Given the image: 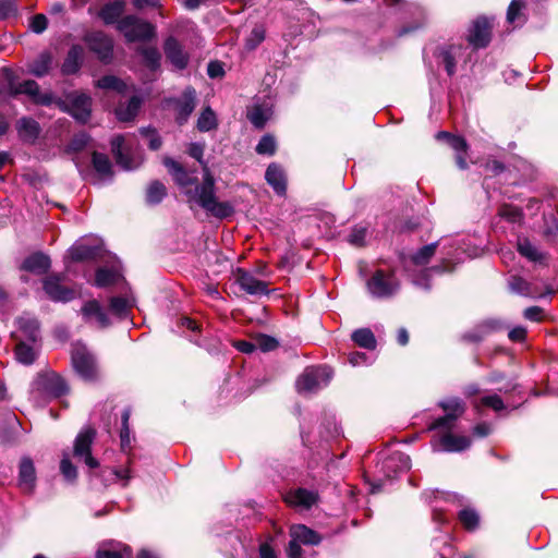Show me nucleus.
Wrapping results in <instances>:
<instances>
[{
  "label": "nucleus",
  "mask_w": 558,
  "mask_h": 558,
  "mask_svg": "<svg viewBox=\"0 0 558 558\" xmlns=\"http://www.w3.org/2000/svg\"><path fill=\"white\" fill-rule=\"evenodd\" d=\"M17 4L15 0H0V19H7L16 14Z\"/></svg>",
  "instance_id": "59"
},
{
  "label": "nucleus",
  "mask_w": 558,
  "mask_h": 558,
  "mask_svg": "<svg viewBox=\"0 0 558 558\" xmlns=\"http://www.w3.org/2000/svg\"><path fill=\"white\" fill-rule=\"evenodd\" d=\"M143 134L147 137L148 146H149L150 149L157 150V149L160 148L161 140H160V137H159V135L157 134L156 131H154V130H144Z\"/></svg>",
  "instance_id": "61"
},
{
  "label": "nucleus",
  "mask_w": 558,
  "mask_h": 558,
  "mask_svg": "<svg viewBox=\"0 0 558 558\" xmlns=\"http://www.w3.org/2000/svg\"><path fill=\"white\" fill-rule=\"evenodd\" d=\"M120 278V274L110 268H99L96 271L95 284L99 288H106L114 284Z\"/></svg>",
  "instance_id": "41"
},
{
  "label": "nucleus",
  "mask_w": 558,
  "mask_h": 558,
  "mask_svg": "<svg viewBox=\"0 0 558 558\" xmlns=\"http://www.w3.org/2000/svg\"><path fill=\"white\" fill-rule=\"evenodd\" d=\"M166 186L159 181H154L149 184L147 189L146 201L147 203L155 205L160 203L166 196Z\"/></svg>",
  "instance_id": "45"
},
{
  "label": "nucleus",
  "mask_w": 558,
  "mask_h": 558,
  "mask_svg": "<svg viewBox=\"0 0 558 558\" xmlns=\"http://www.w3.org/2000/svg\"><path fill=\"white\" fill-rule=\"evenodd\" d=\"M69 112L80 122H86L90 117L92 98L84 93H72L68 96Z\"/></svg>",
  "instance_id": "13"
},
{
  "label": "nucleus",
  "mask_w": 558,
  "mask_h": 558,
  "mask_svg": "<svg viewBox=\"0 0 558 558\" xmlns=\"http://www.w3.org/2000/svg\"><path fill=\"white\" fill-rule=\"evenodd\" d=\"M81 312L85 322L95 324L97 327L105 328L110 324L107 314L96 300L86 302Z\"/></svg>",
  "instance_id": "20"
},
{
  "label": "nucleus",
  "mask_w": 558,
  "mask_h": 558,
  "mask_svg": "<svg viewBox=\"0 0 558 558\" xmlns=\"http://www.w3.org/2000/svg\"><path fill=\"white\" fill-rule=\"evenodd\" d=\"M290 535L305 545H317L320 542V537L315 531L302 524L293 525L290 530Z\"/></svg>",
  "instance_id": "35"
},
{
  "label": "nucleus",
  "mask_w": 558,
  "mask_h": 558,
  "mask_svg": "<svg viewBox=\"0 0 558 558\" xmlns=\"http://www.w3.org/2000/svg\"><path fill=\"white\" fill-rule=\"evenodd\" d=\"M367 236V228L364 226H355L349 234L348 241L354 246H363Z\"/></svg>",
  "instance_id": "53"
},
{
  "label": "nucleus",
  "mask_w": 558,
  "mask_h": 558,
  "mask_svg": "<svg viewBox=\"0 0 558 558\" xmlns=\"http://www.w3.org/2000/svg\"><path fill=\"white\" fill-rule=\"evenodd\" d=\"M88 50L104 64H109L113 60L114 44L112 38L101 31L88 32L83 37Z\"/></svg>",
  "instance_id": "6"
},
{
  "label": "nucleus",
  "mask_w": 558,
  "mask_h": 558,
  "mask_svg": "<svg viewBox=\"0 0 558 558\" xmlns=\"http://www.w3.org/2000/svg\"><path fill=\"white\" fill-rule=\"evenodd\" d=\"M19 136L24 142L33 143L39 135V124L32 118H22L16 122Z\"/></svg>",
  "instance_id": "30"
},
{
  "label": "nucleus",
  "mask_w": 558,
  "mask_h": 558,
  "mask_svg": "<svg viewBox=\"0 0 558 558\" xmlns=\"http://www.w3.org/2000/svg\"><path fill=\"white\" fill-rule=\"evenodd\" d=\"M508 287L511 292L526 298H542L551 293L549 288L543 292L520 276H511L508 279Z\"/></svg>",
  "instance_id": "19"
},
{
  "label": "nucleus",
  "mask_w": 558,
  "mask_h": 558,
  "mask_svg": "<svg viewBox=\"0 0 558 558\" xmlns=\"http://www.w3.org/2000/svg\"><path fill=\"white\" fill-rule=\"evenodd\" d=\"M41 383L44 389L53 397H60L68 391L64 379L56 373L45 375Z\"/></svg>",
  "instance_id": "32"
},
{
  "label": "nucleus",
  "mask_w": 558,
  "mask_h": 558,
  "mask_svg": "<svg viewBox=\"0 0 558 558\" xmlns=\"http://www.w3.org/2000/svg\"><path fill=\"white\" fill-rule=\"evenodd\" d=\"M496 328H497L496 322L487 320V322H484L483 324H481L478 326L477 330H475L473 332L465 333L464 338L470 341H474V342L481 341L483 339L484 333H486L489 330H494Z\"/></svg>",
  "instance_id": "52"
},
{
  "label": "nucleus",
  "mask_w": 558,
  "mask_h": 558,
  "mask_svg": "<svg viewBox=\"0 0 558 558\" xmlns=\"http://www.w3.org/2000/svg\"><path fill=\"white\" fill-rule=\"evenodd\" d=\"M118 31L123 34L128 43L147 41L156 34L153 24L133 14L121 19Z\"/></svg>",
  "instance_id": "3"
},
{
  "label": "nucleus",
  "mask_w": 558,
  "mask_h": 558,
  "mask_svg": "<svg viewBox=\"0 0 558 558\" xmlns=\"http://www.w3.org/2000/svg\"><path fill=\"white\" fill-rule=\"evenodd\" d=\"M53 58L50 52H41L28 65V72L37 77H43L49 73L52 68Z\"/></svg>",
  "instance_id": "34"
},
{
  "label": "nucleus",
  "mask_w": 558,
  "mask_h": 558,
  "mask_svg": "<svg viewBox=\"0 0 558 558\" xmlns=\"http://www.w3.org/2000/svg\"><path fill=\"white\" fill-rule=\"evenodd\" d=\"M524 7V3L521 0H512L507 12V20L509 23H514L518 19V14L521 9Z\"/></svg>",
  "instance_id": "60"
},
{
  "label": "nucleus",
  "mask_w": 558,
  "mask_h": 558,
  "mask_svg": "<svg viewBox=\"0 0 558 558\" xmlns=\"http://www.w3.org/2000/svg\"><path fill=\"white\" fill-rule=\"evenodd\" d=\"M451 270H452V267L450 266L449 262H442L439 265H436L430 268H426L417 278L413 279V283L416 284L417 287H421L424 289H429L428 277L432 274H434V272L442 274L445 271H451Z\"/></svg>",
  "instance_id": "39"
},
{
  "label": "nucleus",
  "mask_w": 558,
  "mask_h": 558,
  "mask_svg": "<svg viewBox=\"0 0 558 558\" xmlns=\"http://www.w3.org/2000/svg\"><path fill=\"white\" fill-rule=\"evenodd\" d=\"M437 248V243H430L421 247L416 253L411 256V262L415 266H425L427 265L432 257L435 255Z\"/></svg>",
  "instance_id": "44"
},
{
  "label": "nucleus",
  "mask_w": 558,
  "mask_h": 558,
  "mask_svg": "<svg viewBox=\"0 0 558 558\" xmlns=\"http://www.w3.org/2000/svg\"><path fill=\"white\" fill-rule=\"evenodd\" d=\"M25 94L32 97L36 102L46 104V99L40 96L39 85L33 81L27 80L22 83H15L10 70L0 72V96L11 95L16 96Z\"/></svg>",
  "instance_id": "4"
},
{
  "label": "nucleus",
  "mask_w": 558,
  "mask_h": 558,
  "mask_svg": "<svg viewBox=\"0 0 558 558\" xmlns=\"http://www.w3.org/2000/svg\"><path fill=\"white\" fill-rule=\"evenodd\" d=\"M50 268V259L43 253H35L25 258L22 264V269L36 274L43 275Z\"/></svg>",
  "instance_id": "29"
},
{
  "label": "nucleus",
  "mask_w": 558,
  "mask_h": 558,
  "mask_svg": "<svg viewBox=\"0 0 558 558\" xmlns=\"http://www.w3.org/2000/svg\"><path fill=\"white\" fill-rule=\"evenodd\" d=\"M276 148H277V145H276L275 137L267 134V135H264L259 140V142L256 146V153L259 155L271 156L276 153Z\"/></svg>",
  "instance_id": "49"
},
{
  "label": "nucleus",
  "mask_w": 558,
  "mask_h": 558,
  "mask_svg": "<svg viewBox=\"0 0 558 558\" xmlns=\"http://www.w3.org/2000/svg\"><path fill=\"white\" fill-rule=\"evenodd\" d=\"M140 52L148 68L151 70L159 68L161 56L156 48H142Z\"/></svg>",
  "instance_id": "50"
},
{
  "label": "nucleus",
  "mask_w": 558,
  "mask_h": 558,
  "mask_svg": "<svg viewBox=\"0 0 558 558\" xmlns=\"http://www.w3.org/2000/svg\"><path fill=\"white\" fill-rule=\"evenodd\" d=\"M367 291L373 298L389 299L400 289V282L393 270L377 269L366 282Z\"/></svg>",
  "instance_id": "2"
},
{
  "label": "nucleus",
  "mask_w": 558,
  "mask_h": 558,
  "mask_svg": "<svg viewBox=\"0 0 558 558\" xmlns=\"http://www.w3.org/2000/svg\"><path fill=\"white\" fill-rule=\"evenodd\" d=\"M235 283L241 290L251 295H266L269 293L267 283L257 279L251 272L236 268L234 271Z\"/></svg>",
  "instance_id": "11"
},
{
  "label": "nucleus",
  "mask_w": 558,
  "mask_h": 558,
  "mask_svg": "<svg viewBox=\"0 0 558 558\" xmlns=\"http://www.w3.org/2000/svg\"><path fill=\"white\" fill-rule=\"evenodd\" d=\"M517 251L534 266L547 267L549 265L550 255L526 236L518 238Z\"/></svg>",
  "instance_id": "8"
},
{
  "label": "nucleus",
  "mask_w": 558,
  "mask_h": 558,
  "mask_svg": "<svg viewBox=\"0 0 558 558\" xmlns=\"http://www.w3.org/2000/svg\"><path fill=\"white\" fill-rule=\"evenodd\" d=\"M472 407L478 414H481L486 408H489L495 412H500L506 408L502 399L497 393L485 395L481 398L474 399L472 401Z\"/></svg>",
  "instance_id": "33"
},
{
  "label": "nucleus",
  "mask_w": 558,
  "mask_h": 558,
  "mask_svg": "<svg viewBox=\"0 0 558 558\" xmlns=\"http://www.w3.org/2000/svg\"><path fill=\"white\" fill-rule=\"evenodd\" d=\"M163 165L172 175L175 183L184 189L187 196V202L191 206L198 205L213 217L223 219L233 214V207L228 202H219L216 196L215 179L208 168H204V175L202 183L195 185L194 189H189L190 185L196 183L197 179L185 170L175 160L166 157Z\"/></svg>",
  "instance_id": "1"
},
{
  "label": "nucleus",
  "mask_w": 558,
  "mask_h": 558,
  "mask_svg": "<svg viewBox=\"0 0 558 558\" xmlns=\"http://www.w3.org/2000/svg\"><path fill=\"white\" fill-rule=\"evenodd\" d=\"M72 364L75 372L84 380H95L98 375L97 364L94 355L88 351L85 344L76 342L72 349Z\"/></svg>",
  "instance_id": "7"
},
{
  "label": "nucleus",
  "mask_w": 558,
  "mask_h": 558,
  "mask_svg": "<svg viewBox=\"0 0 558 558\" xmlns=\"http://www.w3.org/2000/svg\"><path fill=\"white\" fill-rule=\"evenodd\" d=\"M301 543L291 537L288 546V556L289 558H301L302 557V548Z\"/></svg>",
  "instance_id": "63"
},
{
  "label": "nucleus",
  "mask_w": 558,
  "mask_h": 558,
  "mask_svg": "<svg viewBox=\"0 0 558 558\" xmlns=\"http://www.w3.org/2000/svg\"><path fill=\"white\" fill-rule=\"evenodd\" d=\"M84 59V49L80 45H73L63 61L61 71L65 75L76 73L83 62Z\"/></svg>",
  "instance_id": "27"
},
{
  "label": "nucleus",
  "mask_w": 558,
  "mask_h": 558,
  "mask_svg": "<svg viewBox=\"0 0 558 558\" xmlns=\"http://www.w3.org/2000/svg\"><path fill=\"white\" fill-rule=\"evenodd\" d=\"M130 416H131L130 409H124L122 412V428L120 432L121 447L123 450L129 448L131 445L130 427H129Z\"/></svg>",
  "instance_id": "51"
},
{
  "label": "nucleus",
  "mask_w": 558,
  "mask_h": 558,
  "mask_svg": "<svg viewBox=\"0 0 558 558\" xmlns=\"http://www.w3.org/2000/svg\"><path fill=\"white\" fill-rule=\"evenodd\" d=\"M163 50L167 60L177 70H183L187 66L189 54L183 50L182 45L175 38H167L163 45Z\"/></svg>",
  "instance_id": "17"
},
{
  "label": "nucleus",
  "mask_w": 558,
  "mask_h": 558,
  "mask_svg": "<svg viewBox=\"0 0 558 558\" xmlns=\"http://www.w3.org/2000/svg\"><path fill=\"white\" fill-rule=\"evenodd\" d=\"M468 40L474 48H484L488 45L490 40V24L486 17H477L473 22Z\"/></svg>",
  "instance_id": "16"
},
{
  "label": "nucleus",
  "mask_w": 558,
  "mask_h": 558,
  "mask_svg": "<svg viewBox=\"0 0 558 558\" xmlns=\"http://www.w3.org/2000/svg\"><path fill=\"white\" fill-rule=\"evenodd\" d=\"M28 342L29 341L19 340V343L15 347L16 360L25 365L32 364L37 354L35 347Z\"/></svg>",
  "instance_id": "37"
},
{
  "label": "nucleus",
  "mask_w": 558,
  "mask_h": 558,
  "mask_svg": "<svg viewBox=\"0 0 558 558\" xmlns=\"http://www.w3.org/2000/svg\"><path fill=\"white\" fill-rule=\"evenodd\" d=\"M508 337L514 342H521L526 337V329L522 326L514 327L509 331Z\"/></svg>",
  "instance_id": "64"
},
{
  "label": "nucleus",
  "mask_w": 558,
  "mask_h": 558,
  "mask_svg": "<svg viewBox=\"0 0 558 558\" xmlns=\"http://www.w3.org/2000/svg\"><path fill=\"white\" fill-rule=\"evenodd\" d=\"M142 99L137 96L131 97L126 104H119L116 108V116L119 121H132L140 111Z\"/></svg>",
  "instance_id": "31"
},
{
  "label": "nucleus",
  "mask_w": 558,
  "mask_h": 558,
  "mask_svg": "<svg viewBox=\"0 0 558 558\" xmlns=\"http://www.w3.org/2000/svg\"><path fill=\"white\" fill-rule=\"evenodd\" d=\"M125 10V2L123 0H114L104 4L98 13L99 17L106 25L118 26Z\"/></svg>",
  "instance_id": "24"
},
{
  "label": "nucleus",
  "mask_w": 558,
  "mask_h": 558,
  "mask_svg": "<svg viewBox=\"0 0 558 558\" xmlns=\"http://www.w3.org/2000/svg\"><path fill=\"white\" fill-rule=\"evenodd\" d=\"M130 307L129 301L125 298L113 296L110 300V310L113 314L119 317H124L128 314Z\"/></svg>",
  "instance_id": "54"
},
{
  "label": "nucleus",
  "mask_w": 558,
  "mask_h": 558,
  "mask_svg": "<svg viewBox=\"0 0 558 558\" xmlns=\"http://www.w3.org/2000/svg\"><path fill=\"white\" fill-rule=\"evenodd\" d=\"M124 142L122 135L114 136L111 141L112 153L119 166L124 170H133L140 166L141 161L138 158L130 157L126 154Z\"/></svg>",
  "instance_id": "21"
},
{
  "label": "nucleus",
  "mask_w": 558,
  "mask_h": 558,
  "mask_svg": "<svg viewBox=\"0 0 558 558\" xmlns=\"http://www.w3.org/2000/svg\"><path fill=\"white\" fill-rule=\"evenodd\" d=\"M207 74L211 78L221 77L225 74L222 64L218 61L209 62L207 66Z\"/></svg>",
  "instance_id": "62"
},
{
  "label": "nucleus",
  "mask_w": 558,
  "mask_h": 558,
  "mask_svg": "<svg viewBox=\"0 0 558 558\" xmlns=\"http://www.w3.org/2000/svg\"><path fill=\"white\" fill-rule=\"evenodd\" d=\"M286 501L294 507L310 509L317 501V494L305 488H299L287 494Z\"/></svg>",
  "instance_id": "26"
},
{
  "label": "nucleus",
  "mask_w": 558,
  "mask_h": 558,
  "mask_svg": "<svg viewBox=\"0 0 558 558\" xmlns=\"http://www.w3.org/2000/svg\"><path fill=\"white\" fill-rule=\"evenodd\" d=\"M448 144L457 153L456 154L457 166L461 170H465L468 168L466 151L469 148L466 141L461 136L453 135L452 137H450V141Z\"/></svg>",
  "instance_id": "36"
},
{
  "label": "nucleus",
  "mask_w": 558,
  "mask_h": 558,
  "mask_svg": "<svg viewBox=\"0 0 558 558\" xmlns=\"http://www.w3.org/2000/svg\"><path fill=\"white\" fill-rule=\"evenodd\" d=\"M60 470L62 475L68 481H74L77 476L76 468L72 464L68 456H63L61 463H60Z\"/></svg>",
  "instance_id": "56"
},
{
  "label": "nucleus",
  "mask_w": 558,
  "mask_h": 558,
  "mask_svg": "<svg viewBox=\"0 0 558 558\" xmlns=\"http://www.w3.org/2000/svg\"><path fill=\"white\" fill-rule=\"evenodd\" d=\"M272 114L269 102H256L247 109L246 117L256 129H263Z\"/></svg>",
  "instance_id": "23"
},
{
  "label": "nucleus",
  "mask_w": 558,
  "mask_h": 558,
  "mask_svg": "<svg viewBox=\"0 0 558 558\" xmlns=\"http://www.w3.org/2000/svg\"><path fill=\"white\" fill-rule=\"evenodd\" d=\"M498 214L501 218H505L510 222H517L521 218V211L519 208L507 204L499 208Z\"/></svg>",
  "instance_id": "55"
},
{
  "label": "nucleus",
  "mask_w": 558,
  "mask_h": 558,
  "mask_svg": "<svg viewBox=\"0 0 558 558\" xmlns=\"http://www.w3.org/2000/svg\"><path fill=\"white\" fill-rule=\"evenodd\" d=\"M36 484V472L33 461L29 458H23L20 463L19 487L23 493L29 494L34 490Z\"/></svg>",
  "instance_id": "22"
},
{
  "label": "nucleus",
  "mask_w": 558,
  "mask_h": 558,
  "mask_svg": "<svg viewBox=\"0 0 558 558\" xmlns=\"http://www.w3.org/2000/svg\"><path fill=\"white\" fill-rule=\"evenodd\" d=\"M131 548L124 545L119 549L100 548L96 553V558H131Z\"/></svg>",
  "instance_id": "48"
},
{
  "label": "nucleus",
  "mask_w": 558,
  "mask_h": 558,
  "mask_svg": "<svg viewBox=\"0 0 558 558\" xmlns=\"http://www.w3.org/2000/svg\"><path fill=\"white\" fill-rule=\"evenodd\" d=\"M175 109V120L182 125L184 124L196 106V92L192 87H186L182 96L173 100Z\"/></svg>",
  "instance_id": "14"
},
{
  "label": "nucleus",
  "mask_w": 558,
  "mask_h": 558,
  "mask_svg": "<svg viewBox=\"0 0 558 558\" xmlns=\"http://www.w3.org/2000/svg\"><path fill=\"white\" fill-rule=\"evenodd\" d=\"M92 161L95 170L101 175H109L111 173V162L105 154L95 151Z\"/></svg>",
  "instance_id": "47"
},
{
  "label": "nucleus",
  "mask_w": 558,
  "mask_h": 558,
  "mask_svg": "<svg viewBox=\"0 0 558 558\" xmlns=\"http://www.w3.org/2000/svg\"><path fill=\"white\" fill-rule=\"evenodd\" d=\"M48 26V20L44 14H36L31 19L29 27L36 34H41Z\"/></svg>",
  "instance_id": "58"
},
{
  "label": "nucleus",
  "mask_w": 558,
  "mask_h": 558,
  "mask_svg": "<svg viewBox=\"0 0 558 558\" xmlns=\"http://www.w3.org/2000/svg\"><path fill=\"white\" fill-rule=\"evenodd\" d=\"M439 407L446 412V415L437 418L430 426L433 429H452L457 418L465 410L464 403L459 398H449L439 402Z\"/></svg>",
  "instance_id": "9"
},
{
  "label": "nucleus",
  "mask_w": 558,
  "mask_h": 558,
  "mask_svg": "<svg viewBox=\"0 0 558 558\" xmlns=\"http://www.w3.org/2000/svg\"><path fill=\"white\" fill-rule=\"evenodd\" d=\"M352 340L364 349H375L376 339L374 333L368 328H361L352 333Z\"/></svg>",
  "instance_id": "42"
},
{
  "label": "nucleus",
  "mask_w": 558,
  "mask_h": 558,
  "mask_svg": "<svg viewBox=\"0 0 558 558\" xmlns=\"http://www.w3.org/2000/svg\"><path fill=\"white\" fill-rule=\"evenodd\" d=\"M17 330H16V339L29 341L31 343H36L39 339V324L35 317L23 315L17 318Z\"/></svg>",
  "instance_id": "18"
},
{
  "label": "nucleus",
  "mask_w": 558,
  "mask_h": 558,
  "mask_svg": "<svg viewBox=\"0 0 558 558\" xmlns=\"http://www.w3.org/2000/svg\"><path fill=\"white\" fill-rule=\"evenodd\" d=\"M459 520L461 524L469 531L475 530L480 522L477 512L469 508L459 512Z\"/></svg>",
  "instance_id": "46"
},
{
  "label": "nucleus",
  "mask_w": 558,
  "mask_h": 558,
  "mask_svg": "<svg viewBox=\"0 0 558 558\" xmlns=\"http://www.w3.org/2000/svg\"><path fill=\"white\" fill-rule=\"evenodd\" d=\"M332 377L328 366L307 367L296 380V389L300 393L314 392L326 386Z\"/></svg>",
  "instance_id": "5"
},
{
  "label": "nucleus",
  "mask_w": 558,
  "mask_h": 558,
  "mask_svg": "<svg viewBox=\"0 0 558 558\" xmlns=\"http://www.w3.org/2000/svg\"><path fill=\"white\" fill-rule=\"evenodd\" d=\"M466 49L462 45H449L439 49L437 58L444 64L449 76L456 73V65L459 60L464 58Z\"/></svg>",
  "instance_id": "15"
},
{
  "label": "nucleus",
  "mask_w": 558,
  "mask_h": 558,
  "mask_svg": "<svg viewBox=\"0 0 558 558\" xmlns=\"http://www.w3.org/2000/svg\"><path fill=\"white\" fill-rule=\"evenodd\" d=\"M196 126L199 132H209L211 130L217 129L218 119L215 111L210 107H206L203 109L197 119Z\"/></svg>",
  "instance_id": "40"
},
{
  "label": "nucleus",
  "mask_w": 558,
  "mask_h": 558,
  "mask_svg": "<svg viewBox=\"0 0 558 558\" xmlns=\"http://www.w3.org/2000/svg\"><path fill=\"white\" fill-rule=\"evenodd\" d=\"M69 255L75 262L90 259L96 256V248L84 243H76L69 250Z\"/></svg>",
  "instance_id": "43"
},
{
  "label": "nucleus",
  "mask_w": 558,
  "mask_h": 558,
  "mask_svg": "<svg viewBox=\"0 0 558 558\" xmlns=\"http://www.w3.org/2000/svg\"><path fill=\"white\" fill-rule=\"evenodd\" d=\"M95 438V429L86 427L80 432L74 442V456L83 459L89 469H96L98 461L92 457L90 447Z\"/></svg>",
  "instance_id": "10"
},
{
  "label": "nucleus",
  "mask_w": 558,
  "mask_h": 558,
  "mask_svg": "<svg viewBox=\"0 0 558 558\" xmlns=\"http://www.w3.org/2000/svg\"><path fill=\"white\" fill-rule=\"evenodd\" d=\"M61 281L59 276H48L43 281L44 291L54 302H69L75 298V291L64 287Z\"/></svg>",
  "instance_id": "12"
},
{
  "label": "nucleus",
  "mask_w": 558,
  "mask_h": 558,
  "mask_svg": "<svg viewBox=\"0 0 558 558\" xmlns=\"http://www.w3.org/2000/svg\"><path fill=\"white\" fill-rule=\"evenodd\" d=\"M96 86L106 90H114L124 95L128 92L125 82L114 75H105L96 82Z\"/></svg>",
  "instance_id": "38"
},
{
  "label": "nucleus",
  "mask_w": 558,
  "mask_h": 558,
  "mask_svg": "<svg viewBox=\"0 0 558 558\" xmlns=\"http://www.w3.org/2000/svg\"><path fill=\"white\" fill-rule=\"evenodd\" d=\"M446 433L439 438V442L445 451L458 452L470 447L471 439L468 436L453 435L450 430L445 429Z\"/></svg>",
  "instance_id": "25"
},
{
  "label": "nucleus",
  "mask_w": 558,
  "mask_h": 558,
  "mask_svg": "<svg viewBox=\"0 0 558 558\" xmlns=\"http://www.w3.org/2000/svg\"><path fill=\"white\" fill-rule=\"evenodd\" d=\"M256 349L258 348L263 352H269L277 348L278 342L275 338L262 335L255 340Z\"/></svg>",
  "instance_id": "57"
},
{
  "label": "nucleus",
  "mask_w": 558,
  "mask_h": 558,
  "mask_svg": "<svg viewBox=\"0 0 558 558\" xmlns=\"http://www.w3.org/2000/svg\"><path fill=\"white\" fill-rule=\"evenodd\" d=\"M265 179L279 195L286 193V175L281 167L277 163H270L266 170Z\"/></svg>",
  "instance_id": "28"
}]
</instances>
